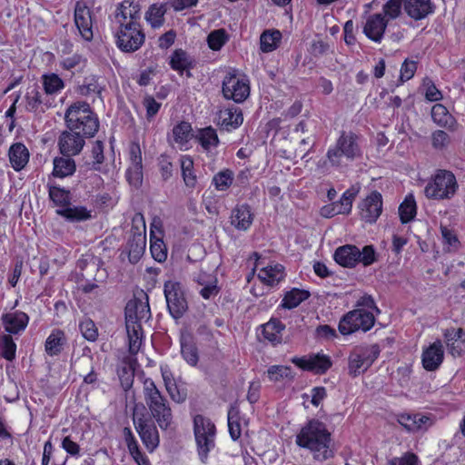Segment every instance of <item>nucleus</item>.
<instances>
[{
  "label": "nucleus",
  "instance_id": "obj_1",
  "mask_svg": "<svg viewBox=\"0 0 465 465\" xmlns=\"http://www.w3.org/2000/svg\"><path fill=\"white\" fill-rule=\"evenodd\" d=\"M295 443L311 451L315 460L324 461L333 456L331 434L327 426L312 419L302 427L296 435Z\"/></svg>",
  "mask_w": 465,
  "mask_h": 465
},
{
  "label": "nucleus",
  "instance_id": "obj_2",
  "mask_svg": "<svg viewBox=\"0 0 465 465\" xmlns=\"http://www.w3.org/2000/svg\"><path fill=\"white\" fill-rule=\"evenodd\" d=\"M361 154L358 136L352 132L341 131L335 143L331 145L326 153V160L322 165L333 168H345L349 163L359 158Z\"/></svg>",
  "mask_w": 465,
  "mask_h": 465
},
{
  "label": "nucleus",
  "instance_id": "obj_3",
  "mask_svg": "<svg viewBox=\"0 0 465 465\" xmlns=\"http://www.w3.org/2000/svg\"><path fill=\"white\" fill-rule=\"evenodd\" d=\"M143 393L152 417L162 430H167L173 422L172 410L151 378L144 379Z\"/></svg>",
  "mask_w": 465,
  "mask_h": 465
},
{
  "label": "nucleus",
  "instance_id": "obj_4",
  "mask_svg": "<svg viewBox=\"0 0 465 465\" xmlns=\"http://www.w3.org/2000/svg\"><path fill=\"white\" fill-rule=\"evenodd\" d=\"M68 129L78 131L80 134L93 137L98 131L99 121L85 102H76L71 104L64 114Z\"/></svg>",
  "mask_w": 465,
  "mask_h": 465
},
{
  "label": "nucleus",
  "instance_id": "obj_5",
  "mask_svg": "<svg viewBox=\"0 0 465 465\" xmlns=\"http://www.w3.org/2000/svg\"><path fill=\"white\" fill-rule=\"evenodd\" d=\"M458 183L455 175L446 170H439L424 188L425 196L432 200L450 199L456 193Z\"/></svg>",
  "mask_w": 465,
  "mask_h": 465
},
{
  "label": "nucleus",
  "instance_id": "obj_6",
  "mask_svg": "<svg viewBox=\"0 0 465 465\" xmlns=\"http://www.w3.org/2000/svg\"><path fill=\"white\" fill-rule=\"evenodd\" d=\"M193 430L200 459L206 463L209 452L215 446V425L210 419L196 415L193 419Z\"/></svg>",
  "mask_w": 465,
  "mask_h": 465
},
{
  "label": "nucleus",
  "instance_id": "obj_7",
  "mask_svg": "<svg viewBox=\"0 0 465 465\" xmlns=\"http://www.w3.org/2000/svg\"><path fill=\"white\" fill-rule=\"evenodd\" d=\"M377 344H363L352 349L348 359V372L352 377L364 373L380 355Z\"/></svg>",
  "mask_w": 465,
  "mask_h": 465
},
{
  "label": "nucleus",
  "instance_id": "obj_8",
  "mask_svg": "<svg viewBox=\"0 0 465 465\" xmlns=\"http://www.w3.org/2000/svg\"><path fill=\"white\" fill-rule=\"evenodd\" d=\"M133 422L146 450L149 452L154 451L160 443L159 432L154 422L143 410L139 411L137 409L134 410Z\"/></svg>",
  "mask_w": 465,
  "mask_h": 465
},
{
  "label": "nucleus",
  "instance_id": "obj_9",
  "mask_svg": "<svg viewBox=\"0 0 465 465\" xmlns=\"http://www.w3.org/2000/svg\"><path fill=\"white\" fill-rule=\"evenodd\" d=\"M249 79L235 71L229 72L223 80L222 93L226 100L243 103L250 95Z\"/></svg>",
  "mask_w": 465,
  "mask_h": 465
},
{
  "label": "nucleus",
  "instance_id": "obj_10",
  "mask_svg": "<svg viewBox=\"0 0 465 465\" xmlns=\"http://www.w3.org/2000/svg\"><path fill=\"white\" fill-rule=\"evenodd\" d=\"M115 38L116 45L121 51L134 53L143 45L145 35L140 24L131 23L117 26Z\"/></svg>",
  "mask_w": 465,
  "mask_h": 465
},
{
  "label": "nucleus",
  "instance_id": "obj_11",
  "mask_svg": "<svg viewBox=\"0 0 465 465\" xmlns=\"http://www.w3.org/2000/svg\"><path fill=\"white\" fill-rule=\"evenodd\" d=\"M375 318L372 312L364 309H356L345 314L339 322V331L343 335L357 331H367L372 328Z\"/></svg>",
  "mask_w": 465,
  "mask_h": 465
},
{
  "label": "nucleus",
  "instance_id": "obj_12",
  "mask_svg": "<svg viewBox=\"0 0 465 465\" xmlns=\"http://www.w3.org/2000/svg\"><path fill=\"white\" fill-rule=\"evenodd\" d=\"M163 292L170 314L176 320L180 319L188 308L181 284L177 282L168 281L164 283Z\"/></svg>",
  "mask_w": 465,
  "mask_h": 465
},
{
  "label": "nucleus",
  "instance_id": "obj_13",
  "mask_svg": "<svg viewBox=\"0 0 465 465\" xmlns=\"http://www.w3.org/2000/svg\"><path fill=\"white\" fill-rule=\"evenodd\" d=\"M397 420L407 431L417 433L428 430L434 424L435 417L430 413H401Z\"/></svg>",
  "mask_w": 465,
  "mask_h": 465
},
{
  "label": "nucleus",
  "instance_id": "obj_14",
  "mask_svg": "<svg viewBox=\"0 0 465 465\" xmlns=\"http://www.w3.org/2000/svg\"><path fill=\"white\" fill-rule=\"evenodd\" d=\"M151 318V310L148 296L143 292L135 295L125 306V322L141 323L142 321H148Z\"/></svg>",
  "mask_w": 465,
  "mask_h": 465
},
{
  "label": "nucleus",
  "instance_id": "obj_15",
  "mask_svg": "<svg viewBox=\"0 0 465 465\" xmlns=\"http://www.w3.org/2000/svg\"><path fill=\"white\" fill-rule=\"evenodd\" d=\"M142 151L138 143L134 142L129 146V165L126 170V179L130 185L139 188L143 183Z\"/></svg>",
  "mask_w": 465,
  "mask_h": 465
},
{
  "label": "nucleus",
  "instance_id": "obj_16",
  "mask_svg": "<svg viewBox=\"0 0 465 465\" xmlns=\"http://www.w3.org/2000/svg\"><path fill=\"white\" fill-rule=\"evenodd\" d=\"M85 135L80 134L78 131L68 129L62 132L58 138V148L64 156H75L81 153L84 146Z\"/></svg>",
  "mask_w": 465,
  "mask_h": 465
},
{
  "label": "nucleus",
  "instance_id": "obj_17",
  "mask_svg": "<svg viewBox=\"0 0 465 465\" xmlns=\"http://www.w3.org/2000/svg\"><path fill=\"white\" fill-rule=\"evenodd\" d=\"M292 362L303 371L315 374L325 373L331 366V361L325 354H312L304 357H293Z\"/></svg>",
  "mask_w": 465,
  "mask_h": 465
},
{
  "label": "nucleus",
  "instance_id": "obj_18",
  "mask_svg": "<svg viewBox=\"0 0 465 465\" xmlns=\"http://www.w3.org/2000/svg\"><path fill=\"white\" fill-rule=\"evenodd\" d=\"M74 24L83 39L91 41L93 39V19L92 13L85 3L77 1L74 6Z\"/></svg>",
  "mask_w": 465,
  "mask_h": 465
},
{
  "label": "nucleus",
  "instance_id": "obj_19",
  "mask_svg": "<svg viewBox=\"0 0 465 465\" xmlns=\"http://www.w3.org/2000/svg\"><path fill=\"white\" fill-rule=\"evenodd\" d=\"M444 360V349L440 340H436L429 346L423 348L421 353V363L428 371L438 370Z\"/></svg>",
  "mask_w": 465,
  "mask_h": 465
},
{
  "label": "nucleus",
  "instance_id": "obj_20",
  "mask_svg": "<svg viewBox=\"0 0 465 465\" xmlns=\"http://www.w3.org/2000/svg\"><path fill=\"white\" fill-rule=\"evenodd\" d=\"M140 5L134 0H124L114 13V24L117 26L124 24H140Z\"/></svg>",
  "mask_w": 465,
  "mask_h": 465
},
{
  "label": "nucleus",
  "instance_id": "obj_21",
  "mask_svg": "<svg viewBox=\"0 0 465 465\" xmlns=\"http://www.w3.org/2000/svg\"><path fill=\"white\" fill-rule=\"evenodd\" d=\"M195 140L200 144L202 153H206L209 158H215L220 140L214 128L208 126L200 129L195 134Z\"/></svg>",
  "mask_w": 465,
  "mask_h": 465
},
{
  "label": "nucleus",
  "instance_id": "obj_22",
  "mask_svg": "<svg viewBox=\"0 0 465 465\" xmlns=\"http://www.w3.org/2000/svg\"><path fill=\"white\" fill-rule=\"evenodd\" d=\"M361 219L366 223L376 222L382 211V197L376 191L368 195L360 204Z\"/></svg>",
  "mask_w": 465,
  "mask_h": 465
},
{
  "label": "nucleus",
  "instance_id": "obj_23",
  "mask_svg": "<svg viewBox=\"0 0 465 465\" xmlns=\"http://www.w3.org/2000/svg\"><path fill=\"white\" fill-rule=\"evenodd\" d=\"M444 342L448 352L453 357L465 353V331L462 328H449L443 331Z\"/></svg>",
  "mask_w": 465,
  "mask_h": 465
},
{
  "label": "nucleus",
  "instance_id": "obj_24",
  "mask_svg": "<svg viewBox=\"0 0 465 465\" xmlns=\"http://www.w3.org/2000/svg\"><path fill=\"white\" fill-rule=\"evenodd\" d=\"M388 19L382 14L370 15L363 26V33L373 42L380 43L385 33Z\"/></svg>",
  "mask_w": 465,
  "mask_h": 465
},
{
  "label": "nucleus",
  "instance_id": "obj_25",
  "mask_svg": "<svg viewBox=\"0 0 465 465\" xmlns=\"http://www.w3.org/2000/svg\"><path fill=\"white\" fill-rule=\"evenodd\" d=\"M1 321L5 331L11 334H18L26 328L29 316L25 312L15 311L4 313Z\"/></svg>",
  "mask_w": 465,
  "mask_h": 465
},
{
  "label": "nucleus",
  "instance_id": "obj_26",
  "mask_svg": "<svg viewBox=\"0 0 465 465\" xmlns=\"http://www.w3.org/2000/svg\"><path fill=\"white\" fill-rule=\"evenodd\" d=\"M218 120L222 128L230 132L239 128L242 124V112L239 107L230 106L220 110Z\"/></svg>",
  "mask_w": 465,
  "mask_h": 465
},
{
  "label": "nucleus",
  "instance_id": "obj_27",
  "mask_svg": "<svg viewBox=\"0 0 465 465\" xmlns=\"http://www.w3.org/2000/svg\"><path fill=\"white\" fill-rule=\"evenodd\" d=\"M404 9L407 15L416 21L434 13V6L430 0H405Z\"/></svg>",
  "mask_w": 465,
  "mask_h": 465
},
{
  "label": "nucleus",
  "instance_id": "obj_28",
  "mask_svg": "<svg viewBox=\"0 0 465 465\" xmlns=\"http://www.w3.org/2000/svg\"><path fill=\"white\" fill-rule=\"evenodd\" d=\"M8 158L13 169L19 172L28 163L30 153L23 143H15L8 150Z\"/></svg>",
  "mask_w": 465,
  "mask_h": 465
},
{
  "label": "nucleus",
  "instance_id": "obj_29",
  "mask_svg": "<svg viewBox=\"0 0 465 465\" xmlns=\"http://www.w3.org/2000/svg\"><path fill=\"white\" fill-rule=\"evenodd\" d=\"M180 347L183 359L190 365L196 366L199 361V353L193 337L189 332H182Z\"/></svg>",
  "mask_w": 465,
  "mask_h": 465
},
{
  "label": "nucleus",
  "instance_id": "obj_30",
  "mask_svg": "<svg viewBox=\"0 0 465 465\" xmlns=\"http://www.w3.org/2000/svg\"><path fill=\"white\" fill-rule=\"evenodd\" d=\"M285 277L284 267L281 264H269L258 272L260 281L270 287L277 286Z\"/></svg>",
  "mask_w": 465,
  "mask_h": 465
},
{
  "label": "nucleus",
  "instance_id": "obj_31",
  "mask_svg": "<svg viewBox=\"0 0 465 465\" xmlns=\"http://www.w3.org/2000/svg\"><path fill=\"white\" fill-rule=\"evenodd\" d=\"M253 222V213L248 204L237 205L232 213L231 223L238 230L246 231Z\"/></svg>",
  "mask_w": 465,
  "mask_h": 465
},
{
  "label": "nucleus",
  "instance_id": "obj_32",
  "mask_svg": "<svg viewBox=\"0 0 465 465\" xmlns=\"http://www.w3.org/2000/svg\"><path fill=\"white\" fill-rule=\"evenodd\" d=\"M360 249L355 245H343L334 252V260L343 267H354L358 263Z\"/></svg>",
  "mask_w": 465,
  "mask_h": 465
},
{
  "label": "nucleus",
  "instance_id": "obj_33",
  "mask_svg": "<svg viewBox=\"0 0 465 465\" xmlns=\"http://www.w3.org/2000/svg\"><path fill=\"white\" fill-rule=\"evenodd\" d=\"M53 176L65 178L72 176L76 170L75 161L71 156H57L53 161Z\"/></svg>",
  "mask_w": 465,
  "mask_h": 465
},
{
  "label": "nucleus",
  "instance_id": "obj_34",
  "mask_svg": "<svg viewBox=\"0 0 465 465\" xmlns=\"http://www.w3.org/2000/svg\"><path fill=\"white\" fill-rule=\"evenodd\" d=\"M125 327L129 341V351L131 354H137L143 341V330L139 322H125Z\"/></svg>",
  "mask_w": 465,
  "mask_h": 465
},
{
  "label": "nucleus",
  "instance_id": "obj_35",
  "mask_svg": "<svg viewBox=\"0 0 465 465\" xmlns=\"http://www.w3.org/2000/svg\"><path fill=\"white\" fill-rule=\"evenodd\" d=\"M50 104L36 86L30 89L25 94V108L29 112L44 111Z\"/></svg>",
  "mask_w": 465,
  "mask_h": 465
},
{
  "label": "nucleus",
  "instance_id": "obj_36",
  "mask_svg": "<svg viewBox=\"0 0 465 465\" xmlns=\"http://www.w3.org/2000/svg\"><path fill=\"white\" fill-rule=\"evenodd\" d=\"M66 343V337L63 331L53 330L45 341V351L50 356H55L61 353Z\"/></svg>",
  "mask_w": 465,
  "mask_h": 465
},
{
  "label": "nucleus",
  "instance_id": "obj_37",
  "mask_svg": "<svg viewBox=\"0 0 465 465\" xmlns=\"http://www.w3.org/2000/svg\"><path fill=\"white\" fill-rule=\"evenodd\" d=\"M104 90V83L100 82V78L95 75L85 77L83 84L77 87V93L83 96L97 95L101 97Z\"/></svg>",
  "mask_w": 465,
  "mask_h": 465
},
{
  "label": "nucleus",
  "instance_id": "obj_38",
  "mask_svg": "<svg viewBox=\"0 0 465 465\" xmlns=\"http://www.w3.org/2000/svg\"><path fill=\"white\" fill-rule=\"evenodd\" d=\"M263 338L272 343H280L282 341V332L285 325L277 319H272L262 325Z\"/></svg>",
  "mask_w": 465,
  "mask_h": 465
},
{
  "label": "nucleus",
  "instance_id": "obj_39",
  "mask_svg": "<svg viewBox=\"0 0 465 465\" xmlns=\"http://www.w3.org/2000/svg\"><path fill=\"white\" fill-rule=\"evenodd\" d=\"M56 213L70 222H83L92 218V211L84 206L69 205L67 208L57 209Z\"/></svg>",
  "mask_w": 465,
  "mask_h": 465
},
{
  "label": "nucleus",
  "instance_id": "obj_40",
  "mask_svg": "<svg viewBox=\"0 0 465 465\" xmlns=\"http://www.w3.org/2000/svg\"><path fill=\"white\" fill-rule=\"evenodd\" d=\"M309 297L310 292L308 291L293 288L285 292L281 302V307L288 310L294 309Z\"/></svg>",
  "mask_w": 465,
  "mask_h": 465
},
{
  "label": "nucleus",
  "instance_id": "obj_41",
  "mask_svg": "<svg viewBox=\"0 0 465 465\" xmlns=\"http://www.w3.org/2000/svg\"><path fill=\"white\" fill-rule=\"evenodd\" d=\"M431 117L433 122L441 127L452 129L456 124L454 117L441 104H436L432 106Z\"/></svg>",
  "mask_w": 465,
  "mask_h": 465
},
{
  "label": "nucleus",
  "instance_id": "obj_42",
  "mask_svg": "<svg viewBox=\"0 0 465 465\" xmlns=\"http://www.w3.org/2000/svg\"><path fill=\"white\" fill-rule=\"evenodd\" d=\"M49 199L59 209L67 208L70 204V192L56 185H48Z\"/></svg>",
  "mask_w": 465,
  "mask_h": 465
},
{
  "label": "nucleus",
  "instance_id": "obj_43",
  "mask_svg": "<svg viewBox=\"0 0 465 465\" xmlns=\"http://www.w3.org/2000/svg\"><path fill=\"white\" fill-rule=\"evenodd\" d=\"M282 39V34L278 30H266L260 37L261 50L269 53L275 50Z\"/></svg>",
  "mask_w": 465,
  "mask_h": 465
},
{
  "label": "nucleus",
  "instance_id": "obj_44",
  "mask_svg": "<svg viewBox=\"0 0 465 465\" xmlns=\"http://www.w3.org/2000/svg\"><path fill=\"white\" fill-rule=\"evenodd\" d=\"M417 205L413 194H408L399 206V215L402 223H407L414 219Z\"/></svg>",
  "mask_w": 465,
  "mask_h": 465
},
{
  "label": "nucleus",
  "instance_id": "obj_45",
  "mask_svg": "<svg viewBox=\"0 0 465 465\" xmlns=\"http://www.w3.org/2000/svg\"><path fill=\"white\" fill-rule=\"evenodd\" d=\"M42 84L45 95H54L64 88V83L56 74H47L42 76Z\"/></svg>",
  "mask_w": 465,
  "mask_h": 465
},
{
  "label": "nucleus",
  "instance_id": "obj_46",
  "mask_svg": "<svg viewBox=\"0 0 465 465\" xmlns=\"http://www.w3.org/2000/svg\"><path fill=\"white\" fill-rule=\"evenodd\" d=\"M165 13L166 8L163 5L153 4L146 12L145 19L152 27L159 28L163 25Z\"/></svg>",
  "mask_w": 465,
  "mask_h": 465
},
{
  "label": "nucleus",
  "instance_id": "obj_47",
  "mask_svg": "<svg viewBox=\"0 0 465 465\" xmlns=\"http://www.w3.org/2000/svg\"><path fill=\"white\" fill-rule=\"evenodd\" d=\"M154 226H155V221L152 223V227H154ZM150 251H151L153 258L159 262H164L167 258V249L165 247V244L162 239L156 238L153 235V228H151Z\"/></svg>",
  "mask_w": 465,
  "mask_h": 465
},
{
  "label": "nucleus",
  "instance_id": "obj_48",
  "mask_svg": "<svg viewBox=\"0 0 465 465\" xmlns=\"http://www.w3.org/2000/svg\"><path fill=\"white\" fill-rule=\"evenodd\" d=\"M170 66L172 69L183 74L184 70L192 66V61L183 50L176 49L171 55Z\"/></svg>",
  "mask_w": 465,
  "mask_h": 465
},
{
  "label": "nucleus",
  "instance_id": "obj_49",
  "mask_svg": "<svg viewBox=\"0 0 465 465\" xmlns=\"http://www.w3.org/2000/svg\"><path fill=\"white\" fill-rule=\"evenodd\" d=\"M182 174L186 186L193 188L196 185V175L193 173V162L188 155L180 159Z\"/></svg>",
  "mask_w": 465,
  "mask_h": 465
},
{
  "label": "nucleus",
  "instance_id": "obj_50",
  "mask_svg": "<svg viewBox=\"0 0 465 465\" xmlns=\"http://www.w3.org/2000/svg\"><path fill=\"white\" fill-rule=\"evenodd\" d=\"M233 172L224 169L218 172L213 178V184L218 191H226L233 182Z\"/></svg>",
  "mask_w": 465,
  "mask_h": 465
},
{
  "label": "nucleus",
  "instance_id": "obj_51",
  "mask_svg": "<svg viewBox=\"0 0 465 465\" xmlns=\"http://www.w3.org/2000/svg\"><path fill=\"white\" fill-rule=\"evenodd\" d=\"M228 430L232 440H237L242 435L239 411L236 408H231L228 411Z\"/></svg>",
  "mask_w": 465,
  "mask_h": 465
},
{
  "label": "nucleus",
  "instance_id": "obj_52",
  "mask_svg": "<svg viewBox=\"0 0 465 465\" xmlns=\"http://www.w3.org/2000/svg\"><path fill=\"white\" fill-rule=\"evenodd\" d=\"M267 373L269 379L272 381H279L284 379L292 380L294 377L292 368L283 365H272L268 369Z\"/></svg>",
  "mask_w": 465,
  "mask_h": 465
},
{
  "label": "nucleus",
  "instance_id": "obj_53",
  "mask_svg": "<svg viewBox=\"0 0 465 465\" xmlns=\"http://www.w3.org/2000/svg\"><path fill=\"white\" fill-rule=\"evenodd\" d=\"M16 344L10 335L0 337V355L7 360L13 361L15 358Z\"/></svg>",
  "mask_w": 465,
  "mask_h": 465
},
{
  "label": "nucleus",
  "instance_id": "obj_54",
  "mask_svg": "<svg viewBox=\"0 0 465 465\" xmlns=\"http://www.w3.org/2000/svg\"><path fill=\"white\" fill-rule=\"evenodd\" d=\"M192 126L187 122H181L173 129L174 142L179 144H185L191 135Z\"/></svg>",
  "mask_w": 465,
  "mask_h": 465
},
{
  "label": "nucleus",
  "instance_id": "obj_55",
  "mask_svg": "<svg viewBox=\"0 0 465 465\" xmlns=\"http://www.w3.org/2000/svg\"><path fill=\"white\" fill-rule=\"evenodd\" d=\"M145 235L142 232H138L134 235L133 241L129 243L130 245V255H134V260H137L144 252L145 249Z\"/></svg>",
  "mask_w": 465,
  "mask_h": 465
},
{
  "label": "nucleus",
  "instance_id": "obj_56",
  "mask_svg": "<svg viewBox=\"0 0 465 465\" xmlns=\"http://www.w3.org/2000/svg\"><path fill=\"white\" fill-rule=\"evenodd\" d=\"M227 41V35L223 29L213 31L207 37L208 45L212 50H220Z\"/></svg>",
  "mask_w": 465,
  "mask_h": 465
},
{
  "label": "nucleus",
  "instance_id": "obj_57",
  "mask_svg": "<svg viewBox=\"0 0 465 465\" xmlns=\"http://www.w3.org/2000/svg\"><path fill=\"white\" fill-rule=\"evenodd\" d=\"M326 396L327 393L324 387H314L311 390L310 393L302 394L303 404L310 401L313 406L318 407Z\"/></svg>",
  "mask_w": 465,
  "mask_h": 465
},
{
  "label": "nucleus",
  "instance_id": "obj_58",
  "mask_svg": "<svg viewBox=\"0 0 465 465\" xmlns=\"http://www.w3.org/2000/svg\"><path fill=\"white\" fill-rule=\"evenodd\" d=\"M403 1L404 0H389L383 5V16H385L388 21L397 18L401 15Z\"/></svg>",
  "mask_w": 465,
  "mask_h": 465
},
{
  "label": "nucleus",
  "instance_id": "obj_59",
  "mask_svg": "<svg viewBox=\"0 0 465 465\" xmlns=\"http://www.w3.org/2000/svg\"><path fill=\"white\" fill-rule=\"evenodd\" d=\"M80 330L83 336L89 341H96L98 337V330L94 322L90 319H85L80 322Z\"/></svg>",
  "mask_w": 465,
  "mask_h": 465
},
{
  "label": "nucleus",
  "instance_id": "obj_60",
  "mask_svg": "<svg viewBox=\"0 0 465 465\" xmlns=\"http://www.w3.org/2000/svg\"><path fill=\"white\" fill-rule=\"evenodd\" d=\"M422 86L425 90V97L430 102H437L442 99L441 92L435 86L432 80L425 78Z\"/></svg>",
  "mask_w": 465,
  "mask_h": 465
},
{
  "label": "nucleus",
  "instance_id": "obj_61",
  "mask_svg": "<svg viewBox=\"0 0 465 465\" xmlns=\"http://www.w3.org/2000/svg\"><path fill=\"white\" fill-rule=\"evenodd\" d=\"M450 143V136L442 130H437L431 134V144L436 150L446 148Z\"/></svg>",
  "mask_w": 465,
  "mask_h": 465
},
{
  "label": "nucleus",
  "instance_id": "obj_62",
  "mask_svg": "<svg viewBox=\"0 0 465 465\" xmlns=\"http://www.w3.org/2000/svg\"><path fill=\"white\" fill-rule=\"evenodd\" d=\"M62 449L70 456L79 458L81 455L80 445L73 440L70 436H65L61 441Z\"/></svg>",
  "mask_w": 465,
  "mask_h": 465
},
{
  "label": "nucleus",
  "instance_id": "obj_63",
  "mask_svg": "<svg viewBox=\"0 0 465 465\" xmlns=\"http://www.w3.org/2000/svg\"><path fill=\"white\" fill-rule=\"evenodd\" d=\"M376 262V252L372 245H366L360 250V257L358 259V263L361 262L364 266L371 265Z\"/></svg>",
  "mask_w": 465,
  "mask_h": 465
},
{
  "label": "nucleus",
  "instance_id": "obj_64",
  "mask_svg": "<svg viewBox=\"0 0 465 465\" xmlns=\"http://www.w3.org/2000/svg\"><path fill=\"white\" fill-rule=\"evenodd\" d=\"M417 456L411 452H407L401 457H394L388 462L389 465H417Z\"/></svg>",
  "mask_w": 465,
  "mask_h": 465
}]
</instances>
